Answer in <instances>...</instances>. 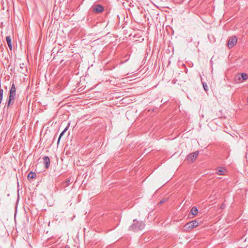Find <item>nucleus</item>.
Here are the masks:
<instances>
[{
    "instance_id": "obj_1",
    "label": "nucleus",
    "mask_w": 248,
    "mask_h": 248,
    "mask_svg": "<svg viewBox=\"0 0 248 248\" xmlns=\"http://www.w3.org/2000/svg\"><path fill=\"white\" fill-rule=\"evenodd\" d=\"M133 223L130 226L129 229L130 230L134 232H138L141 230L145 227V224L142 221H137L136 219L133 220Z\"/></svg>"
},
{
    "instance_id": "obj_2",
    "label": "nucleus",
    "mask_w": 248,
    "mask_h": 248,
    "mask_svg": "<svg viewBox=\"0 0 248 248\" xmlns=\"http://www.w3.org/2000/svg\"><path fill=\"white\" fill-rule=\"evenodd\" d=\"M16 94V89L15 85L13 84L11 87L9 99L8 102L7 106H9L11 104H13L15 100V96Z\"/></svg>"
},
{
    "instance_id": "obj_3",
    "label": "nucleus",
    "mask_w": 248,
    "mask_h": 248,
    "mask_svg": "<svg viewBox=\"0 0 248 248\" xmlns=\"http://www.w3.org/2000/svg\"><path fill=\"white\" fill-rule=\"evenodd\" d=\"M200 223L199 220L195 219L186 223L184 227L186 230H191L198 226Z\"/></svg>"
},
{
    "instance_id": "obj_4",
    "label": "nucleus",
    "mask_w": 248,
    "mask_h": 248,
    "mask_svg": "<svg viewBox=\"0 0 248 248\" xmlns=\"http://www.w3.org/2000/svg\"><path fill=\"white\" fill-rule=\"evenodd\" d=\"M70 124H68V125L65 128L63 131L61 133L58 140H61L62 138L63 139H70V131H68L69 128Z\"/></svg>"
},
{
    "instance_id": "obj_5",
    "label": "nucleus",
    "mask_w": 248,
    "mask_h": 248,
    "mask_svg": "<svg viewBox=\"0 0 248 248\" xmlns=\"http://www.w3.org/2000/svg\"><path fill=\"white\" fill-rule=\"evenodd\" d=\"M238 41V39L236 36H233L231 37L228 42L227 46L229 48H231L233 47L236 45Z\"/></svg>"
},
{
    "instance_id": "obj_6",
    "label": "nucleus",
    "mask_w": 248,
    "mask_h": 248,
    "mask_svg": "<svg viewBox=\"0 0 248 248\" xmlns=\"http://www.w3.org/2000/svg\"><path fill=\"white\" fill-rule=\"evenodd\" d=\"M236 78H237V80L240 82H242L244 80H246L248 79V76L246 73H242L241 75L239 74L236 76Z\"/></svg>"
},
{
    "instance_id": "obj_7",
    "label": "nucleus",
    "mask_w": 248,
    "mask_h": 248,
    "mask_svg": "<svg viewBox=\"0 0 248 248\" xmlns=\"http://www.w3.org/2000/svg\"><path fill=\"white\" fill-rule=\"evenodd\" d=\"M198 155H199L198 151H196L191 154H189L187 157L188 160H189L191 161L195 160L198 157Z\"/></svg>"
},
{
    "instance_id": "obj_8",
    "label": "nucleus",
    "mask_w": 248,
    "mask_h": 248,
    "mask_svg": "<svg viewBox=\"0 0 248 248\" xmlns=\"http://www.w3.org/2000/svg\"><path fill=\"white\" fill-rule=\"evenodd\" d=\"M43 163L45 166L46 169H48L50 166V159L47 156H44L43 157Z\"/></svg>"
},
{
    "instance_id": "obj_9",
    "label": "nucleus",
    "mask_w": 248,
    "mask_h": 248,
    "mask_svg": "<svg viewBox=\"0 0 248 248\" xmlns=\"http://www.w3.org/2000/svg\"><path fill=\"white\" fill-rule=\"evenodd\" d=\"M226 169L223 167H218L217 169V173L219 175H223L225 174Z\"/></svg>"
},
{
    "instance_id": "obj_10",
    "label": "nucleus",
    "mask_w": 248,
    "mask_h": 248,
    "mask_svg": "<svg viewBox=\"0 0 248 248\" xmlns=\"http://www.w3.org/2000/svg\"><path fill=\"white\" fill-rule=\"evenodd\" d=\"M103 10V7L100 5H97L93 9V12L95 13H100Z\"/></svg>"
},
{
    "instance_id": "obj_11",
    "label": "nucleus",
    "mask_w": 248,
    "mask_h": 248,
    "mask_svg": "<svg viewBox=\"0 0 248 248\" xmlns=\"http://www.w3.org/2000/svg\"><path fill=\"white\" fill-rule=\"evenodd\" d=\"M198 213V210L197 208L195 206H194L192 207L188 216H190V214H191L192 215L196 216Z\"/></svg>"
},
{
    "instance_id": "obj_12",
    "label": "nucleus",
    "mask_w": 248,
    "mask_h": 248,
    "mask_svg": "<svg viewBox=\"0 0 248 248\" xmlns=\"http://www.w3.org/2000/svg\"><path fill=\"white\" fill-rule=\"evenodd\" d=\"M36 177V174L33 171H30L28 174V179L30 180L31 179L35 178Z\"/></svg>"
},
{
    "instance_id": "obj_13",
    "label": "nucleus",
    "mask_w": 248,
    "mask_h": 248,
    "mask_svg": "<svg viewBox=\"0 0 248 248\" xmlns=\"http://www.w3.org/2000/svg\"><path fill=\"white\" fill-rule=\"evenodd\" d=\"M6 42L8 44V47L10 48V49H12V46L11 43V39L10 36H7L6 38Z\"/></svg>"
},
{
    "instance_id": "obj_14",
    "label": "nucleus",
    "mask_w": 248,
    "mask_h": 248,
    "mask_svg": "<svg viewBox=\"0 0 248 248\" xmlns=\"http://www.w3.org/2000/svg\"><path fill=\"white\" fill-rule=\"evenodd\" d=\"M168 200V198L163 199H162L159 202V204H162Z\"/></svg>"
},
{
    "instance_id": "obj_15",
    "label": "nucleus",
    "mask_w": 248,
    "mask_h": 248,
    "mask_svg": "<svg viewBox=\"0 0 248 248\" xmlns=\"http://www.w3.org/2000/svg\"><path fill=\"white\" fill-rule=\"evenodd\" d=\"M203 86L205 91H207L208 90L207 86L206 84L203 83Z\"/></svg>"
},
{
    "instance_id": "obj_16",
    "label": "nucleus",
    "mask_w": 248,
    "mask_h": 248,
    "mask_svg": "<svg viewBox=\"0 0 248 248\" xmlns=\"http://www.w3.org/2000/svg\"><path fill=\"white\" fill-rule=\"evenodd\" d=\"M3 90L2 89H0V95H3Z\"/></svg>"
},
{
    "instance_id": "obj_17",
    "label": "nucleus",
    "mask_w": 248,
    "mask_h": 248,
    "mask_svg": "<svg viewBox=\"0 0 248 248\" xmlns=\"http://www.w3.org/2000/svg\"><path fill=\"white\" fill-rule=\"evenodd\" d=\"M225 208V205L224 203L222 204L220 206L221 209H224Z\"/></svg>"
},
{
    "instance_id": "obj_18",
    "label": "nucleus",
    "mask_w": 248,
    "mask_h": 248,
    "mask_svg": "<svg viewBox=\"0 0 248 248\" xmlns=\"http://www.w3.org/2000/svg\"><path fill=\"white\" fill-rule=\"evenodd\" d=\"M2 96L0 95V103H1V102L2 101Z\"/></svg>"
},
{
    "instance_id": "obj_19",
    "label": "nucleus",
    "mask_w": 248,
    "mask_h": 248,
    "mask_svg": "<svg viewBox=\"0 0 248 248\" xmlns=\"http://www.w3.org/2000/svg\"><path fill=\"white\" fill-rule=\"evenodd\" d=\"M61 140H57V144H59Z\"/></svg>"
},
{
    "instance_id": "obj_20",
    "label": "nucleus",
    "mask_w": 248,
    "mask_h": 248,
    "mask_svg": "<svg viewBox=\"0 0 248 248\" xmlns=\"http://www.w3.org/2000/svg\"><path fill=\"white\" fill-rule=\"evenodd\" d=\"M247 103H248V98H247Z\"/></svg>"
}]
</instances>
